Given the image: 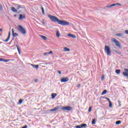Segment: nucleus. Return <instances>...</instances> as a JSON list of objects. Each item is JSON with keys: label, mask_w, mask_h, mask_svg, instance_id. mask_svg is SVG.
<instances>
[{"label": "nucleus", "mask_w": 128, "mask_h": 128, "mask_svg": "<svg viewBox=\"0 0 128 128\" xmlns=\"http://www.w3.org/2000/svg\"><path fill=\"white\" fill-rule=\"evenodd\" d=\"M48 18H49L50 20L53 22H58V24H60L61 26H70V22L62 20H60L58 18H56V16L48 15Z\"/></svg>", "instance_id": "f257e3e1"}, {"label": "nucleus", "mask_w": 128, "mask_h": 128, "mask_svg": "<svg viewBox=\"0 0 128 128\" xmlns=\"http://www.w3.org/2000/svg\"><path fill=\"white\" fill-rule=\"evenodd\" d=\"M18 30H19V32H20V33L22 34H26V30L21 25L18 26Z\"/></svg>", "instance_id": "f03ea898"}, {"label": "nucleus", "mask_w": 128, "mask_h": 128, "mask_svg": "<svg viewBox=\"0 0 128 128\" xmlns=\"http://www.w3.org/2000/svg\"><path fill=\"white\" fill-rule=\"evenodd\" d=\"M112 42H114V44H116V46H118V48H122V46H120V41L116 40V38H113L111 40Z\"/></svg>", "instance_id": "7ed1b4c3"}, {"label": "nucleus", "mask_w": 128, "mask_h": 128, "mask_svg": "<svg viewBox=\"0 0 128 128\" xmlns=\"http://www.w3.org/2000/svg\"><path fill=\"white\" fill-rule=\"evenodd\" d=\"M104 52L106 53L107 56H110V48L108 46H105Z\"/></svg>", "instance_id": "20e7f679"}, {"label": "nucleus", "mask_w": 128, "mask_h": 128, "mask_svg": "<svg viewBox=\"0 0 128 128\" xmlns=\"http://www.w3.org/2000/svg\"><path fill=\"white\" fill-rule=\"evenodd\" d=\"M61 110H72V108L70 107V106H64L61 108Z\"/></svg>", "instance_id": "39448f33"}, {"label": "nucleus", "mask_w": 128, "mask_h": 128, "mask_svg": "<svg viewBox=\"0 0 128 128\" xmlns=\"http://www.w3.org/2000/svg\"><path fill=\"white\" fill-rule=\"evenodd\" d=\"M60 108V106H57L56 107H55L53 109H49L48 110V112H56V110H58Z\"/></svg>", "instance_id": "423d86ee"}, {"label": "nucleus", "mask_w": 128, "mask_h": 128, "mask_svg": "<svg viewBox=\"0 0 128 128\" xmlns=\"http://www.w3.org/2000/svg\"><path fill=\"white\" fill-rule=\"evenodd\" d=\"M86 126H88V125L86 124H82L80 125L76 126V128H86Z\"/></svg>", "instance_id": "0eeeda50"}, {"label": "nucleus", "mask_w": 128, "mask_h": 128, "mask_svg": "<svg viewBox=\"0 0 128 128\" xmlns=\"http://www.w3.org/2000/svg\"><path fill=\"white\" fill-rule=\"evenodd\" d=\"M120 6V4L118 3L112 4L109 6H106V8H112V6Z\"/></svg>", "instance_id": "6e6552de"}, {"label": "nucleus", "mask_w": 128, "mask_h": 128, "mask_svg": "<svg viewBox=\"0 0 128 128\" xmlns=\"http://www.w3.org/2000/svg\"><path fill=\"white\" fill-rule=\"evenodd\" d=\"M22 18H26V16L20 14L18 18L19 20H22Z\"/></svg>", "instance_id": "1a4fd4ad"}, {"label": "nucleus", "mask_w": 128, "mask_h": 128, "mask_svg": "<svg viewBox=\"0 0 128 128\" xmlns=\"http://www.w3.org/2000/svg\"><path fill=\"white\" fill-rule=\"evenodd\" d=\"M10 32H8V38L4 40L5 42H8V40H10Z\"/></svg>", "instance_id": "9d476101"}, {"label": "nucleus", "mask_w": 128, "mask_h": 128, "mask_svg": "<svg viewBox=\"0 0 128 128\" xmlns=\"http://www.w3.org/2000/svg\"><path fill=\"white\" fill-rule=\"evenodd\" d=\"M11 10H12L13 12H18V10L16 9L14 7H12Z\"/></svg>", "instance_id": "9b49d317"}, {"label": "nucleus", "mask_w": 128, "mask_h": 128, "mask_svg": "<svg viewBox=\"0 0 128 128\" xmlns=\"http://www.w3.org/2000/svg\"><path fill=\"white\" fill-rule=\"evenodd\" d=\"M12 34L13 36H18V34L14 33V28H12Z\"/></svg>", "instance_id": "f8f14e48"}, {"label": "nucleus", "mask_w": 128, "mask_h": 128, "mask_svg": "<svg viewBox=\"0 0 128 128\" xmlns=\"http://www.w3.org/2000/svg\"><path fill=\"white\" fill-rule=\"evenodd\" d=\"M20 8H24V6L22 5H18L17 10H20Z\"/></svg>", "instance_id": "ddd939ff"}, {"label": "nucleus", "mask_w": 128, "mask_h": 128, "mask_svg": "<svg viewBox=\"0 0 128 128\" xmlns=\"http://www.w3.org/2000/svg\"><path fill=\"white\" fill-rule=\"evenodd\" d=\"M56 36H57V38H60V33L58 30L56 32Z\"/></svg>", "instance_id": "4468645a"}, {"label": "nucleus", "mask_w": 128, "mask_h": 128, "mask_svg": "<svg viewBox=\"0 0 128 128\" xmlns=\"http://www.w3.org/2000/svg\"><path fill=\"white\" fill-rule=\"evenodd\" d=\"M58 94L56 93H53L52 94V99L55 98L56 96H57Z\"/></svg>", "instance_id": "2eb2a0df"}, {"label": "nucleus", "mask_w": 128, "mask_h": 128, "mask_svg": "<svg viewBox=\"0 0 128 128\" xmlns=\"http://www.w3.org/2000/svg\"><path fill=\"white\" fill-rule=\"evenodd\" d=\"M40 38H42L44 40H48V38H46V36H44L40 35Z\"/></svg>", "instance_id": "dca6fc26"}, {"label": "nucleus", "mask_w": 128, "mask_h": 128, "mask_svg": "<svg viewBox=\"0 0 128 128\" xmlns=\"http://www.w3.org/2000/svg\"><path fill=\"white\" fill-rule=\"evenodd\" d=\"M64 52H70V49L66 47H64Z\"/></svg>", "instance_id": "f3484780"}, {"label": "nucleus", "mask_w": 128, "mask_h": 128, "mask_svg": "<svg viewBox=\"0 0 128 128\" xmlns=\"http://www.w3.org/2000/svg\"><path fill=\"white\" fill-rule=\"evenodd\" d=\"M30 66H33V68H36V69L38 68V65H34V64H30Z\"/></svg>", "instance_id": "a211bd4d"}, {"label": "nucleus", "mask_w": 128, "mask_h": 128, "mask_svg": "<svg viewBox=\"0 0 128 128\" xmlns=\"http://www.w3.org/2000/svg\"><path fill=\"white\" fill-rule=\"evenodd\" d=\"M68 77H64V78H62V79H61V80H68Z\"/></svg>", "instance_id": "6ab92c4d"}, {"label": "nucleus", "mask_w": 128, "mask_h": 128, "mask_svg": "<svg viewBox=\"0 0 128 128\" xmlns=\"http://www.w3.org/2000/svg\"><path fill=\"white\" fill-rule=\"evenodd\" d=\"M16 46L17 48V50H18V52L19 54H20V48L18 47V45H16Z\"/></svg>", "instance_id": "aec40b11"}, {"label": "nucleus", "mask_w": 128, "mask_h": 128, "mask_svg": "<svg viewBox=\"0 0 128 128\" xmlns=\"http://www.w3.org/2000/svg\"><path fill=\"white\" fill-rule=\"evenodd\" d=\"M116 74H120V70H116Z\"/></svg>", "instance_id": "412c9836"}, {"label": "nucleus", "mask_w": 128, "mask_h": 128, "mask_svg": "<svg viewBox=\"0 0 128 128\" xmlns=\"http://www.w3.org/2000/svg\"><path fill=\"white\" fill-rule=\"evenodd\" d=\"M123 76H128V74L126 72H123Z\"/></svg>", "instance_id": "4be33fe9"}, {"label": "nucleus", "mask_w": 128, "mask_h": 128, "mask_svg": "<svg viewBox=\"0 0 128 128\" xmlns=\"http://www.w3.org/2000/svg\"><path fill=\"white\" fill-rule=\"evenodd\" d=\"M106 92H108V90H104L102 93V96H104V94H106Z\"/></svg>", "instance_id": "5701e85b"}, {"label": "nucleus", "mask_w": 128, "mask_h": 128, "mask_svg": "<svg viewBox=\"0 0 128 128\" xmlns=\"http://www.w3.org/2000/svg\"><path fill=\"white\" fill-rule=\"evenodd\" d=\"M122 122L120 120H117L116 122V124H121Z\"/></svg>", "instance_id": "b1692460"}, {"label": "nucleus", "mask_w": 128, "mask_h": 128, "mask_svg": "<svg viewBox=\"0 0 128 128\" xmlns=\"http://www.w3.org/2000/svg\"><path fill=\"white\" fill-rule=\"evenodd\" d=\"M92 124H96V119H93L92 120Z\"/></svg>", "instance_id": "393cba45"}, {"label": "nucleus", "mask_w": 128, "mask_h": 128, "mask_svg": "<svg viewBox=\"0 0 128 128\" xmlns=\"http://www.w3.org/2000/svg\"><path fill=\"white\" fill-rule=\"evenodd\" d=\"M41 10H42V14H44V7H41Z\"/></svg>", "instance_id": "a878e982"}, {"label": "nucleus", "mask_w": 128, "mask_h": 128, "mask_svg": "<svg viewBox=\"0 0 128 128\" xmlns=\"http://www.w3.org/2000/svg\"><path fill=\"white\" fill-rule=\"evenodd\" d=\"M116 36H123L122 34H116Z\"/></svg>", "instance_id": "bb28decb"}, {"label": "nucleus", "mask_w": 128, "mask_h": 128, "mask_svg": "<svg viewBox=\"0 0 128 128\" xmlns=\"http://www.w3.org/2000/svg\"><path fill=\"white\" fill-rule=\"evenodd\" d=\"M109 106L110 108H112V103L110 101L109 102Z\"/></svg>", "instance_id": "cd10ccee"}, {"label": "nucleus", "mask_w": 128, "mask_h": 128, "mask_svg": "<svg viewBox=\"0 0 128 128\" xmlns=\"http://www.w3.org/2000/svg\"><path fill=\"white\" fill-rule=\"evenodd\" d=\"M10 60H4V62H10Z\"/></svg>", "instance_id": "c85d7f7f"}, {"label": "nucleus", "mask_w": 128, "mask_h": 128, "mask_svg": "<svg viewBox=\"0 0 128 128\" xmlns=\"http://www.w3.org/2000/svg\"><path fill=\"white\" fill-rule=\"evenodd\" d=\"M71 38H76V35L72 34Z\"/></svg>", "instance_id": "c756f323"}, {"label": "nucleus", "mask_w": 128, "mask_h": 128, "mask_svg": "<svg viewBox=\"0 0 128 128\" xmlns=\"http://www.w3.org/2000/svg\"><path fill=\"white\" fill-rule=\"evenodd\" d=\"M22 100L20 99V100H19L18 104H22Z\"/></svg>", "instance_id": "7c9ffc66"}, {"label": "nucleus", "mask_w": 128, "mask_h": 128, "mask_svg": "<svg viewBox=\"0 0 128 128\" xmlns=\"http://www.w3.org/2000/svg\"><path fill=\"white\" fill-rule=\"evenodd\" d=\"M3 7H2V4H0V10H2Z\"/></svg>", "instance_id": "2f4dec72"}, {"label": "nucleus", "mask_w": 128, "mask_h": 128, "mask_svg": "<svg viewBox=\"0 0 128 128\" xmlns=\"http://www.w3.org/2000/svg\"><path fill=\"white\" fill-rule=\"evenodd\" d=\"M102 80H104V75H102L101 77Z\"/></svg>", "instance_id": "473e14b6"}, {"label": "nucleus", "mask_w": 128, "mask_h": 128, "mask_svg": "<svg viewBox=\"0 0 128 128\" xmlns=\"http://www.w3.org/2000/svg\"><path fill=\"white\" fill-rule=\"evenodd\" d=\"M92 106L89 108V109H88L89 112H92Z\"/></svg>", "instance_id": "72a5a7b5"}, {"label": "nucleus", "mask_w": 128, "mask_h": 128, "mask_svg": "<svg viewBox=\"0 0 128 128\" xmlns=\"http://www.w3.org/2000/svg\"><path fill=\"white\" fill-rule=\"evenodd\" d=\"M72 34H68V36H69L70 38H72Z\"/></svg>", "instance_id": "f704fd0d"}, {"label": "nucleus", "mask_w": 128, "mask_h": 128, "mask_svg": "<svg viewBox=\"0 0 128 128\" xmlns=\"http://www.w3.org/2000/svg\"><path fill=\"white\" fill-rule=\"evenodd\" d=\"M118 102L119 104V106H122V104H120V100H118Z\"/></svg>", "instance_id": "c9c22d12"}, {"label": "nucleus", "mask_w": 128, "mask_h": 128, "mask_svg": "<svg viewBox=\"0 0 128 128\" xmlns=\"http://www.w3.org/2000/svg\"><path fill=\"white\" fill-rule=\"evenodd\" d=\"M0 62H4V58H0Z\"/></svg>", "instance_id": "e433bc0d"}, {"label": "nucleus", "mask_w": 128, "mask_h": 128, "mask_svg": "<svg viewBox=\"0 0 128 128\" xmlns=\"http://www.w3.org/2000/svg\"><path fill=\"white\" fill-rule=\"evenodd\" d=\"M42 23L43 24H46V22H44V20H42Z\"/></svg>", "instance_id": "4c0bfd02"}, {"label": "nucleus", "mask_w": 128, "mask_h": 128, "mask_svg": "<svg viewBox=\"0 0 128 128\" xmlns=\"http://www.w3.org/2000/svg\"><path fill=\"white\" fill-rule=\"evenodd\" d=\"M124 70L126 72H128V68H124Z\"/></svg>", "instance_id": "58836bf2"}, {"label": "nucleus", "mask_w": 128, "mask_h": 128, "mask_svg": "<svg viewBox=\"0 0 128 128\" xmlns=\"http://www.w3.org/2000/svg\"><path fill=\"white\" fill-rule=\"evenodd\" d=\"M52 54V51H50V52H48V54Z\"/></svg>", "instance_id": "ea45409f"}, {"label": "nucleus", "mask_w": 128, "mask_h": 128, "mask_svg": "<svg viewBox=\"0 0 128 128\" xmlns=\"http://www.w3.org/2000/svg\"><path fill=\"white\" fill-rule=\"evenodd\" d=\"M46 54H48V52H44V56H46Z\"/></svg>", "instance_id": "a19ab883"}, {"label": "nucleus", "mask_w": 128, "mask_h": 128, "mask_svg": "<svg viewBox=\"0 0 128 128\" xmlns=\"http://www.w3.org/2000/svg\"><path fill=\"white\" fill-rule=\"evenodd\" d=\"M68 80H61V82H66Z\"/></svg>", "instance_id": "79ce46f5"}, {"label": "nucleus", "mask_w": 128, "mask_h": 128, "mask_svg": "<svg viewBox=\"0 0 128 128\" xmlns=\"http://www.w3.org/2000/svg\"><path fill=\"white\" fill-rule=\"evenodd\" d=\"M106 98V100H108V102H110V98Z\"/></svg>", "instance_id": "37998d69"}, {"label": "nucleus", "mask_w": 128, "mask_h": 128, "mask_svg": "<svg viewBox=\"0 0 128 128\" xmlns=\"http://www.w3.org/2000/svg\"><path fill=\"white\" fill-rule=\"evenodd\" d=\"M125 32L126 34H128V30H126Z\"/></svg>", "instance_id": "c03bdc74"}, {"label": "nucleus", "mask_w": 128, "mask_h": 128, "mask_svg": "<svg viewBox=\"0 0 128 128\" xmlns=\"http://www.w3.org/2000/svg\"><path fill=\"white\" fill-rule=\"evenodd\" d=\"M58 74H62V72L60 70H58Z\"/></svg>", "instance_id": "a18cd8bd"}, {"label": "nucleus", "mask_w": 128, "mask_h": 128, "mask_svg": "<svg viewBox=\"0 0 128 128\" xmlns=\"http://www.w3.org/2000/svg\"><path fill=\"white\" fill-rule=\"evenodd\" d=\"M78 86V88H80V84H78V86Z\"/></svg>", "instance_id": "49530a36"}, {"label": "nucleus", "mask_w": 128, "mask_h": 128, "mask_svg": "<svg viewBox=\"0 0 128 128\" xmlns=\"http://www.w3.org/2000/svg\"><path fill=\"white\" fill-rule=\"evenodd\" d=\"M0 32H2V28H0Z\"/></svg>", "instance_id": "de8ad7c7"}, {"label": "nucleus", "mask_w": 128, "mask_h": 128, "mask_svg": "<svg viewBox=\"0 0 128 128\" xmlns=\"http://www.w3.org/2000/svg\"><path fill=\"white\" fill-rule=\"evenodd\" d=\"M36 82H38V80H35Z\"/></svg>", "instance_id": "09e8293b"}, {"label": "nucleus", "mask_w": 128, "mask_h": 128, "mask_svg": "<svg viewBox=\"0 0 128 128\" xmlns=\"http://www.w3.org/2000/svg\"><path fill=\"white\" fill-rule=\"evenodd\" d=\"M118 54H121L120 52H117Z\"/></svg>", "instance_id": "8fccbe9b"}, {"label": "nucleus", "mask_w": 128, "mask_h": 128, "mask_svg": "<svg viewBox=\"0 0 128 128\" xmlns=\"http://www.w3.org/2000/svg\"><path fill=\"white\" fill-rule=\"evenodd\" d=\"M14 16H16V15H14Z\"/></svg>", "instance_id": "3c124183"}]
</instances>
